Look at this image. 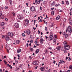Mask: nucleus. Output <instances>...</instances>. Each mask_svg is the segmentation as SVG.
Masks as SVG:
<instances>
[{
	"instance_id": "1",
	"label": "nucleus",
	"mask_w": 72,
	"mask_h": 72,
	"mask_svg": "<svg viewBox=\"0 0 72 72\" xmlns=\"http://www.w3.org/2000/svg\"><path fill=\"white\" fill-rule=\"evenodd\" d=\"M4 38L7 41H8L10 40V37H9V36L8 35H5L4 36Z\"/></svg>"
},
{
	"instance_id": "2",
	"label": "nucleus",
	"mask_w": 72,
	"mask_h": 72,
	"mask_svg": "<svg viewBox=\"0 0 72 72\" xmlns=\"http://www.w3.org/2000/svg\"><path fill=\"white\" fill-rule=\"evenodd\" d=\"M29 23V21L28 20V19H26L24 20V25L25 26H28Z\"/></svg>"
},
{
	"instance_id": "3",
	"label": "nucleus",
	"mask_w": 72,
	"mask_h": 72,
	"mask_svg": "<svg viewBox=\"0 0 72 72\" xmlns=\"http://www.w3.org/2000/svg\"><path fill=\"white\" fill-rule=\"evenodd\" d=\"M68 31L69 33H71L72 32V29L71 28V26H68Z\"/></svg>"
},
{
	"instance_id": "4",
	"label": "nucleus",
	"mask_w": 72,
	"mask_h": 72,
	"mask_svg": "<svg viewBox=\"0 0 72 72\" xmlns=\"http://www.w3.org/2000/svg\"><path fill=\"white\" fill-rule=\"evenodd\" d=\"M35 7L34 6H32L30 7V10L32 12H34L35 10Z\"/></svg>"
},
{
	"instance_id": "5",
	"label": "nucleus",
	"mask_w": 72,
	"mask_h": 72,
	"mask_svg": "<svg viewBox=\"0 0 72 72\" xmlns=\"http://www.w3.org/2000/svg\"><path fill=\"white\" fill-rule=\"evenodd\" d=\"M38 64H39V61H35L33 62V64L34 66H37Z\"/></svg>"
},
{
	"instance_id": "6",
	"label": "nucleus",
	"mask_w": 72,
	"mask_h": 72,
	"mask_svg": "<svg viewBox=\"0 0 72 72\" xmlns=\"http://www.w3.org/2000/svg\"><path fill=\"white\" fill-rule=\"evenodd\" d=\"M8 36H11V37H12V36H13V35H14L13 33L12 32H8Z\"/></svg>"
},
{
	"instance_id": "7",
	"label": "nucleus",
	"mask_w": 72,
	"mask_h": 72,
	"mask_svg": "<svg viewBox=\"0 0 72 72\" xmlns=\"http://www.w3.org/2000/svg\"><path fill=\"white\" fill-rule=\"evenodd\" d=\"M35 2L36 5L40 4V0H35Z\"/></svg>"
},
{
	"instance_id": "8",
	"label": "nucleus",
	"mask_w": 72,
	"mask_h": 72,
	"mask_svg": "<svg viewBox=\"0 0 72 72\" xmlns=\"http://www.w3.org/2000/svg\"><path fill=\"white\" fill-rule=\"evenodd\" d=\"M14 26L15 27V28H19V24L18 23H15L14 24Z\"/></svg>"
},
{
	"instance_id": "9",
	"label": "nucleus",
	"mask_w": 72,
	"mask_h": 72,
	"mask_svg": "<svg viewBox=\"0 0 72 72\" xmlns=\"http://www.w3.org/2000/svg\"><path fill=\"white\" fill-rule=\"evenodd\" d=\"M19 19L20 20H21V19H23L24 18V17L22 15H19Z\"/></svg>"
},
{
	"instance_id": "10",
	"label": "nucleus",
	"mask_w": 72,
	"mask_h": 72,
	"mask_svg": "<svg viewBox=\"0 0 72 72\" xmlns=\"http://www.w3.org/2000/svg\"><path fill=\"white\" fill-rule=\"evenodd\" d=\"M64 49L65 50H68L69 49V45L65 46Z\"/></svg>"
},
{
	"instance_id": "11",
	"label": "nucleus",
	"mask_w": 72,
	"mask_h": 72,
	"mask_svg": "<svg viewBox=\"0 0 72 72\" xmlns=\"http://www.w3.org/2000/svg\"><path fill=\"white\" fill-rule=\"evenodd\" d=\"M64 47L69 46L67 43V42L66 41L64 42Z\"/></svg>"
},
{
	"instance_id": "12",
	"label": "nucleus",
	"mask_w": 72,
	"mask_h": 72,
	"mask_svg": "<svg viewBox=\"0 0 72 72\" xmlns=\"http://www.w3.org/2000/svg\"><path fill=\"white\" fill-rule=\"evenodd\" d=\"M69 23L70 24H71V25H72V19L71 18H69Z\"/></svg>"
},
{
	"instance_id": "13",
	"label": "nucleus",
	"mask_w": 72,
	"mask_h": 72,
	"mask_svg": "<svg viewBox=\"0 0 72 72\" xmlns=\"http://www.w3.org/2000/svg\"><path fill=\"white\" fill-rule=\"evenodd\" d=\"M50 39V40H53V39H54V37H53V36L52 35H51L49 36Z\"/></svg>"
},
{
	"instance_id": "14",
	"label": "nucleus",
	"mask_w": 72,
	"mask_h": 72,
	"mask_svg": "<svg viewBox=\"0 0 72 72\" xmlns=\"http://www.w3.org/2000/svg\"><path fill=\"white\" fill-rule=\"evenodd\" d=\"M26 33L28 35H30V30H27L26 31Z\"/></svg>"
},
{
	"instance_id": "15",
	"label": "nucleus",
	"mask_w": 72,
	"mask_h": 72,
	"mask_svg": "<svg viewBox=\"0 0 72 72\" xmlns=\"http://www.w3.org/2000/svg\"><path fill=\"white\" fill-rule=\"evenodd\" d=\"M40 42L41 44H42L44 42V39L42 38L40 39Z\"/></svg>"
},
{
	"instance_id": "16",
	"label": "nucleus",
	"mask_w": 72,
	"mask_h": 72,
	"mask_svg": "<svg viewBox=\"0 0 72 72\" xmlns=\"http://www.w3.org/2000/svg\"><path fill=\"white\" fill-rule=\"evenodd\" d=\"M62 63H65V62L63 60H60V62H59V63L60 64H62Z\"/></svg>"
},
{
	"instance_id": "17",
	"label": "nucleus",
	"mask_w": 72,
	"mask_h": 72,
	"mask_svg": "<svg viewBox=\"0 0 72 72\" xmlns=\"http://www.w3.org/2000/svg\"><path fill=\"white\" fill-rule=\"evenodd\" d=\"M45 68L44 67H41L40 68V70L42 71H44L45 70V69H44Z\"/></svg>"
},
{
	"instance_id": "18",
	"label": "nucleus",
	"mask_w": 72,
	"mask_h": 72,
	"mask_svg": "<svg viewBox=\"0 0 72 72\" xmlns=\"http://www.w3.org/2000/svg\"><path fill=\"white\" fill-rule=\"evenodd\" d=\"M21 50H21V49H18L17 50V53H20V52H21Z\"/></svg>"
},
{
	"instance_id": "19",
	"label": "nucleus",
	"mask_w": 72,
	"mask_h": 72,
	"mask_svg": "<svg viewBox=\"0 0 72 72\" xmlns=\"http://www.w3.org/2000/svg\"><path fill=\"white\" fill-rule=\"evenodd\" d=\"M4 24H5L4 22H1V26H4Z\"/></svg>"
},
{
	"instance_id": "20",
	"label": "nucleus",
	"mask_w": 72,
	"mask_h": 72,
	"mask_svg": "<svg viewBox=\"0 0 72 72\" xmlns=\"http://www.w3.org/2000/svg\"><path fill=\"white\" fill-rule=\"evenodd\" d=\"M63 37H65V38H67L68 37V34H65V35H64Z\"/></svg>"
},
{
	"instance_id": "21",
	"label": "nucleus",
	"mask_w": 72,
	"mask_h": 72,
	"mask_svg": "<svg viewBox=\"0 0 72 72\" xmlns=\"http://www.w3.org/2000/svg\"><path fill=\"white\" fill-rule=\"evenodd\" d=\"M59 19H60V16L59 15L56 18V20H58Z\"/></svg>"
},
{
	"instance_id": "22",
	"label": "nucleus",
	"mask_w": 72,
	"mask_h": 72,
	"mask_svg": "<svg viewBox=\"0 0 72 72\" xmlns=\"http://www.w3.org/2000/svg\"><path fill=\"white\" fill-rule=\"evenodd\" d=\"M39 52V49H37L36 50L35 53L36 54H37Z\"/></svg>"
},
{
	"instance_id": "23",
	"label": "nucleus",
	"mask_w": 72,
	"mask_h": 72,
	"mask_svg": "<svg viewBox=\"0 0 72 72\" xmlns=\"http://www.w3.org/2000/svg\"><path fill=\"white\" fill-rule=\"evenodd\" d=\"M54 26V23L53 22L51 24V27H53Z\"/></svg>"
},
{
	"instance_id": "24",
	"label": "nucleus",
	"mask_w": 72,
	"mask_h": 72,
	"mask_svg": "<svg viewBox=\"0 0 72 72\" xmlns=\"http://www.w3.org/2000/svg\"><path fill=\"white\" fill-rule=\"evenodd\" d=\"M56 48L57 50H58L59 51V50H60V46H58V47H57Z\"/></svg>"
},
{
	"instance_id": "25",
	"label": "nucleus",
	"mask_w": 72,
	"mask_h": 72,
	"mask_svg": "<svg viewBox=\"0 0 72 72\" xmlns=\"http://www.w3.org/2000/svg\"><path fill=\"white\" fill-rule=\"evenodd\" d=\"M20 42V41L18 40H17L16 42V43L17 44H19Z\"/></svg>"
},
{
	"instance_id": "26",
	"label": "nucleus",
	"mask_w": 72,
	"mask_h": 72,
	"mask_svg": "<svg viewBox=\"0 0 72 72\" xmlns=\"http://www.w3.org/2000/svg\"><path fill=\"white\" fill-rule=\"evenodd\" d=\"M55 1H54L51 4L52 6H54V5H55Z\"/></svg>"
},
{
	"instance_id": "27",
	"label": "nucleus",
	"mask_w": 72,
	"mask_h": 72,
	"mask_svg": "<svg viewBox=\"0 0 72 72\" xmlns=\"http://www.w3.org/2000/svg\"><path fill=\"white\" fill-rule=\"evenodd\" d=\"M60 6V4H56L55 5V6H56V7H57V6Z\"/></svg>"
},
{
	"instance_id": "28",
	"label": "nucleus",
	"mask_w": 72,
	"mask_h": 72,
	"mask_svg": "<svg viewBox=\"0 0 72 72\" xmlns=\"http://www.w3.org/2000/svg\"><path fill=\"white\" fill-rule=\"evenodd\" d=\"M12 15L14 17H15V13L13 12L12 13Z\"/></svg>"
},
{
	"instance_id": "29",
	"label": "nucleus",
	"mask_w": 72,
	"mask_h": 72,
	"mask_svg": "<svg viewBox=\"0 0 72 72\" xmlns=\"http://www.w3.org/2000/svg\"><path fill=\"white\" fill-rule=\"evenodd\" d=\"M53 42H55V44H56V39H54L53 40Z\"/></svg>"
},
{
	"instance_id": "30",
	"label": "nucleus",
	"mask_w": 72,
	"mask_h": 72,
	"mask_svg": "<svg viewBox=\"0 0 72 72\" xmlns=\"http://www.w3.org/2000/svg\"><path fill=\"white\" fill-rule=\"evenodd\" d=\"M54 14V11H52L51 12V14L52 15H53Z\"/></svg>"
},
{
	"instance_id": "31",
	"label": "nucleus",
	"mask_w": 72,
	"mask_h": 72,
	"mask_svg": "<svg viewBox=\"0 0 72 72\" xmlns=\"http://www.w3.org/2000/svg\"><path fill=\"white\" fill-rule=\"evenodd\" d=\"M9 1H10V4H12L13 3V1L12 0H9Z\"/></svg>"
},
{
	"instance_id": "32",
	"label": "nucleus",
	"mask_w": 72,
	"mask_h": 72,
	"mask_svg": "<svg viewBox=\"0 0 72 72\" xmlns=\"http://www.w3.org/2000/svg\"><path fill=\"white\" fill-rule=\"evenodd\" d=\"M44 52L45 53V54H47V53H48V50H46Z\"/></svg>"
},
{
	"instance_id": "33",
	"label": "nucleus",
	"mask_w": 72,
	"mask_h": 72,
	"mask_svg": "<svg viewBox=\"0 0 72 72\" xmlns=\"http://www.w3.org/2000/svg\"><path fill=\"white\" fill-rule=\"evenodd\" d=\"M66 4L67 5H69V2L68 1H66Z\"/></svg>"
},
{
	"instance_id": "34",
	"label": "nucleus",
	"mask_w": 72,
	"mask_h": 72,
	"mask_svg": "<svg viewBox=\"0 0 72 72\" xmlns=\"http://www.w3.org/2000/svg\"><path fill=\"white\" fill-rule=\"evenodd\" d=\"M2 12L1 11H0V17L2 15Z\"/></svg>"
},
{
	"instance_id": "35",
	"label": "nucleus",
	"mask_w": 72,
	"mask_h": 72,
	"mask_svg": "<svg viewBox=\"0 0 72 72\" xmlns=\"http://www.w3.org/2000/svg\"><path fill=\"white\" fill-rule=\"evenodd\" d=\"M30 50L31 51H33V49L32 48H30Z\"/></svg>"
},
{
	"instance_id": "36",
	"label": "nucleus",
	"mask_w": 72,
	"mask_h": 72,
	"mask_svg": "<svg viewBox=\"0 0 72 72\" xmlns=\"http://www.w3.org/2000/svg\"><path fill=\"white\" fill-rule=\"evenodd\" d=\"M69 69H72V65H71L69 66Z\"/></svg>"
},
{
	"instance_id": "37",
	"label": "nucleus",
	"mask_w": 72,
	"mask_h": 72,
	"mask_svg": "<svg viewBox=\"0 0 72 72\" xmlns=\"http://www.w3.org/2000/svg\"><path fill=\"white\" fill-rule=\"evenodd\" d=\"M15 63L16 64H17V63H18V60H15Z\"/></svg>"
},
{
	"instance_id": "38",
	"label": "nucleus",
	"mask_w": 72,
	"mask_h": 72,
	"mask_svg": "<svg viewBox=\"0 0 72 72\" xmlns=\"http://www.w3.org/2000/svg\"><path fill=\"white\" fill-rule=\"evenodd\" d=\"M8 6H6L5 7V9H8Z\"/></svg>"
},
{
	"instance_id": "39",
	"label": "nucleus",
	"mask_w": 72,
	"mask_h": 72,
	"mask_svg": "<svg viewBox=\"0 0 72 72\" xmlns=\"http://www.w3.org/2000/svg\"><path fill=\"white\" fill-rule=\"evenodd\" d=\"M29 58L30 59H32V56H30L29 57Z\"/></svg>"
},
{
	"instance_id": "40",
	"label": "nucleus",
	"mask_w": 72,
	"mask_h": 72,
	"mask_svg": "<svg viewBox=\"0 0 72 72\" xmlns=\"http://www.w3.org/2000/svg\"><path fill=\"white\" fill-rule=\"evenodd\" d=\"M66 50H64V51L65 53H67V51Z\"/></svg>"
},
{
	"instance_id": "41",
	"label": "nucleus",
	"mask_w": 72,
	"mask_h": 72,
	"mask_svg": "<svg viewBox=\"0 0 72 72\" xmlns=\"http://www.w3.org/2000/svg\"><path fill=\"white\" fill-rule=\"evenodd\" d=\"M22 36H25V35H24V33H22Z\"/></svg>"
},
{
	"instance_id": "42",
	"label": "nucleus",
	"mask_w": 72,
	"mask_h": 72,
	"mask_svg": "<svg viewBox=\"0 0 72 72\" xmlns=\"http://www.w3.org/2000/svg\"><path fill=\"white\" fill-rule=\"evenodd\" d=\"M47 29L48 28H47V27H46L45 28V31H47Z\"/></svg>"
},
{
	"instance_id": "43",
	"label": "nucleus",
	"mask_w": 72,
	"mask_h": 72,
	"mask_svg": "<svg viewBox=\"0 0 72 72\" xmlns=\"http://www.w3.org/2000/svg\"><path fill=\"white\" fill-rule=\"evenodd\" d=\"M30 39H32V35H30Z\"/></svg>"
},
{
	"instance_id": "44",
	"label": "nucleus",
	"mask_w": 72,
	"mask_h": 72,
	"mask_svg": "<svg viewBox=\"0 0 72 72\" xmlns=\"http://www.w3.org/2000/svg\"><path fill=\"white\" fill-rule=\"evenodd\" d=\"M35 42L36 44H37V41L36 40L35 41Z\"/></svg>"
},
{
	"instance_id": "45",
	"label": "nucleus",
	"mask_w": 72,
	"mask_h": 72,
	"mask_svg": "<svg viewBox=\"0 0 72 72\" xmlns=\"http://www.w3.org/2000/svg\"><path fill=\"white\" fill-rule=\"evenodd\" d=\"M49 49H50V50H51V49H52V48L51 47H49Z\"/></svg>"
},
{
	"instance_id": "46",
	"label": "nucleus",
	"mask_w": 72,
	"mask_h": 72,
	"mask_svg": "<svg viewBox=\"0 0 72 72\" xmlns=\"http://www.w3.org/2000/svg\"><path fill=\"white\" fill-rule=\"evenodd\" d=\"M4 62L5 64H6V63H7L6 62V61L5 60H4Z\"/></svg>"
},
{
	"instance_id": "47",
	"label": "nucleus",
	"mask_w": 72,
	"mask_h": 72,
	"mask_svg": "<svg viewBox=\"0 0 72 72\" xmlns=\"http://www.w3.org/2000/svg\"><path fill=\"white\" fill-rule=\"evenodd\" d=\"M2 38H3V39H4V37H5L4 36V35H3L2 36Z\"/></svg>"
},
{
	"instance_id": "48",
	"label": "nucleus",
	"mask_w": 72,
	"mask_h": 72,
	"mask_svg": "<svg viewBox=\"0 0 72 72\" xmlns=\"http://www.w3.org/2000/svg\"><path fill=\"white\" fill-rule=\"evenodd\" d=\"M62 34L63 35V36L64 35H65V34H66V33H65V32H64Z\"/></svg>"
},
{
	"instance_id": "49",
	"label": "nucleus",
	"mask_w": 72,
	"mask_h": 72,
	"mask_svg": "<svg viewBox=\"0 0 72 72\" xmlns=\"http://www.w3.org/2000/svg\"><path fill=\"white\" fill-rule=\"evenodd\" d=\"M17 57H18L19 58V57H20V56H19V54H17Z\"/></svg>"
},
{
	"instance_id": "50",
	"label": "nucleus",
	"mask_w": 72,
	"mask_h": 72,
	"mask_svg": "<svg viewBox=\"0 0 72 72\" xmlns=\"http://www.w3.org/2000/svg\"><path fill=\"white\" fill-rule=\"evenodd\" d=\"M33 42V40H32L30 41V43H32Z\"/></svg>"
},
{
	"instance_id": "51",
	"label": "nucleus",
	"mask_w": 72,
	"mask_h": 72,
	"mask_svg": "<svg viewBox=\"0 0 72 72\" xmlns=\"http://www.w3.org/2000/svg\"><path fill=\"white\" fill-rule=\"evenodd\" d=\"M38 32H39L38 34H40V31L38 30Z\"/></svg>"
},
{
	"instance_id": "52",
	"label": "nucleus",
	"mask_w": 72,
	"mask_h": 72,
	"mask_svg": "<svg viewBox=\"0 0 72 72\" xmlns=\"http://www.w3.org/2000/svg\"><path fill=\"white\" fill-rule=\"evenodd\" d=\"M62 10H59V12H62Z\"/></svg>"
},
{
	"instance_id": "53",
	"label": "nucleus",
	"mask_w": 72,
	"mask_h": 72,
	"mask_svg": "<svg viewBox=\"0 0 72 72\" xmlns=\"http://www.w3.org/2000/svg\"><path fill=\"white\" fill-rule=\"evenodd\" d=\"M68 57H66V60H67V59H68Z\"/></svg>"
},
{
	"instance_id": "54",
	"label": "nucleus",
	"mask_w": 72,
	"mask_h": 72,
	"mask_svg": "<svg viewBox=\"0 0 72 72\" xmlns=\"http://www.w3.org/2000/svg\"><path fill=\"white\" fill-rule=\"evenodd\" d=\"M36 28L35 27L33 28V29L34 30V31H35V29H36Z\"/></svg>"
},
{
	"instance_id": "55",
	"label": "nucleus",
	"mask_w": 72,
	"mask_h": 72,
	"mask_svg": "<svg viewBox=\"0 0 72 72\" xmlns=\"http://www.w3.org/2000/svg\"><path fill=\"white\" fill-rule=\"evenodd\" d=\"M69 59H68V60H69H69H71V58H70V57H69Z\"/></svg>"
},
{
	"instance_id": "56",
	"label": "nucleus",
	"mask_w": 72,
	"mask_h": 72,
	"mask_svg": "<svg viewBox=\"0 0 72 72\" xmlns=\"http://www.w3.org/2000/svg\"><path fill=\"white\" fill-rule=\"evenodd\" d=\"M26 46H27V47L28 46V43L26 44Z\"/></svg>"
},
{
	"instance_id": "57",
	"label": "nucleus",
	"mask_w": 72,
	"mask_h": 72,
	"mask_svg": "<svg viewBox=\"0 0 72 72\" xmlns=\"http://www.w3.org/2000/svg\"><path fill=\"white\" fill-rule=\"evenodd\" d=\"M45 37H46V39H48V37H47V36H46Z\"/></svg>"
},
{
	"instance_id": "58",
	"label": "nucleus",
	"mask_w": 72,
	"mask_h": 72,
	"mask_svg": "<svg viewBox=\"0 0 72 72\" xmlns=\"http://www.w3.org/2000/svg\"><path fill=\"white\" fill-rule=\"evenodd\" d=\"M26 5L27 6H28V3H26Z\"/></svg>"
},
{
	"instance_id": "59",
	"label": "nucleus",
	"mask_w": 72,
	"mask_h": 72,
	"mask_svg": "<svg viewBox=\"0 0 72 72\" xmlns=\"http://www.w3.org/2000/svg\"><path fill=\"white\" fill-rule=\"evenodd\" d=\"M7 51L8 53H9V50H8V49L7 50Z\"/></svg>"
},
{
	"instance_id": "60",
	"label": "nucleus",
	"mask_w": 72,
	"mask_h": 72,
	"mask_svg": "<svg viewBox=\"0 0 72 72\" xmlns=\"http://www.w3.org/2000/svg\"><path fill=\"white\" fill-rule=\"evenodd\" d=\"M54 72H57V71L56 70H54L53 71Z\"/></svg>"
},
{
	"instance_id": "61",
	"label": "nucleus",
	"mask_w": 72,
	"mask_h": 72,
	"mask_svg": "<svg viewBox=\"0 0 72 72\" xmlns=\"http://www.w3.org/2000/svg\"><path fill=\"white\" fill-rule=\"evenodd\" d=\"M23 13H25V10H24L23 11Z\"/></svg>"
},
{
	"instance_id": "62",
	"label": "nucleus",
	"mask_w": 72,
	"mask_h": 72,
	"mask_svg": "<svg viewBox=\"0 0 72 72\" xmlns=\"http://www.w3.org/2000/svg\"><path fill=\"white\" fill-rule=\"evenodd\" d=\"M5 21H8V19L6 18V19H5Z\"/></svg>"
},
{
	"instance_id": "63",
	"label": "nucleus",
	"mask_w": 72,
	"mask_h": 72,
	"mask_svg": "<svg viewBox=\"0 0 72 72\" xmlns=\"http://www.w3.org/2000/svg\"><path fill=\"white\" fill-rule=\"evenodd\" d=\"M62 4H64V1H62Z\"/></svg>"
},
{
	"instance_id": "64",
	"label": "nucleus",
	"mask_w": 72,
	"mask_h": 72,
	"mask_svg": "<svg viewBox=\"0 0 72 72\" xmlns=\"http://www.w3.org/2000/svg\"><path fill=\"white\" fill-rule=\"evenodd\" d=\"M46 72H50V70H48Z\"/></svg>"
}]
</instances>
